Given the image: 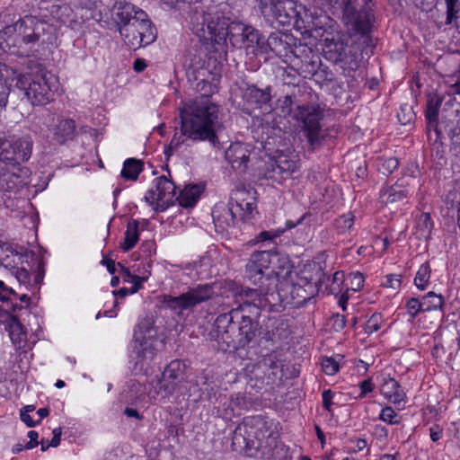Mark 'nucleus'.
Masks as SVG:
<instances>
[{"label":"nucleus","instance_id":"obj_1","mask_svg":"<svg viewBox=\"0 0 460 460\" xmlns=\"http://www.w3.org/2000/svg\"><path fill=\"white\" fill-rule=\"evenodd\" d=\"M218 84V75H213L211 81L200 79L197 84L201 96L185 103L181 109V134L172 137L166 150L167 155H171L173 150L184 143L185 137L198 141H214L220 127L219 107L208 96L217 92Z\"/></svg>","mask_w":460,"mask_h":460},{"label":"nucleus","instance_id":"obj_2","mask_svg":"<svg viewBox=\"0 0 460 460\" xmlns=\"http://www.w3.org/2000/svg\"><path fill=\"white\" fill-rule=\"evenodd\" d=\"M193 32L204 43H211L215 49L223 47L227 38L234 47L250 48L253 44L260 45L259 32L252 26L242 22H229L228 20L215 8L205 12L192 24Z\"/></svg>","mask_w":460,"mask_h":460},{"label":"nucleus","instance_id":"obj_3","mask_svg":"<svg viewBox=\"0 0 460 460\" xmlns=\"http://www.w3.org/2000/svg\"><path fill=\"white\" fill-rule=\"evenodd\" d=\"M297 1H294V9L297 15L289 16L287 18V22L280 23L288 24L291 19H296V22H302L315 31L323 30V32H318V35L321 37L324 57L333 63L345 62L348 58L347 38L335 29V22L330 17L323 15L322 9L312 10L306 5H297Z\"/></svg>","mask_w":460,"mask_h":460},{"label":"nucleus","instance_id":"obj_4","mask_svg":"<svg viewBox=\"0 0 460 460\" xmlns=\"http://www.w3.org/2000/svg\"><path fill=\"white\" fill-rule=\"evenodd\" d=\"M241 305L233 309L229 314H222L217 316L216 324L218 330L226 324H232L234 320L241 319L238 332L234 339L226 341L233 343V347L243 348L256 336L258 324L252 318L259 316L260 308H263L273 302L268 297V294L262 295L257 290H243L240 294Z\"/></svg>","mask_w":460,"mask_h":460},{"label":"nucleus","instance_id":"obj_5","mask_svg":"<svg viewBox=\"0 0 460 460\" xmlns=\"http://www.w3.org/2000/svg\"><path fill=\"white\" fill-rule=\"evenodd\" d=\"M290 272L288 258L274 252L262 251L251 255L246 264V276L254 284L261 282L256 288L262 295L268 294V297L275 301V294L272 288H276L280 277Z\"/></svg>","mask_w":460,"mask_h":460},{"label":"nucleus","instance_id":"obj_6","mask_svg":"<svg viewBox=\"0 0 460 460\" xmlns=\"http://www.w3.org/2000/svg\"><path fill=\"white\" fill-rule=\"evenodd\" d=\"M256 212V190L252 188H240L233 191L228 208L222 214L217 207L213 212L216 226H234L237 220H247Z\"/></svg>","mask_w":460,"mask_h":460},{"label":"nucleus","instance_id":"obj_7","mask_svg":"<svg viewBox=\"0 0 460 460\" xmlns=\"http://www.w3.org/2000/svg\"><path fill=\"white\" fill-rule=\"evenodd\" d=\"M135 344L131 358L135 361L137 371H146L156 352L163 346L157 338V331L149 321L138 323L134 333Z\"/></svg>","mask_w":460,"mask_h":460},{"label":"nucleus","instance_id":"obj_8","mask_svg":"<svg viewBox=\"0 0 460 460\" xmlns=\"http://www.w3.org/2000/svg\"><path fill=\"white\" fill-rule=\"evenodd\" d=\"M40 30H43L42 22L36 17L25 16L14 24L6 26L0 32V48L4 52L14 53L13 48L37 41Z\"/></svg>","mask_w":460,"mask_h":460},{"label":"nucleus","instance_id":"obj_9","mask_svg":"<svg viewBox=\"0 0 460 460\" xmlns=\"http://www.w3.org/2000/svg\"><path fill=\"white\" fill-rule=\"evenodd\" d=\"M16 86L24 91L32 105H44L53 99L54 93L58 90V81L53 74L40 71L20 76Z\"/></svg>","mask_w":460,"mask_h":460},{"label":"nucleus","instance_id":"obj_10","mask_svg":"<svg viewBox=\"0 0 460 460\" xmlns=\"http://www.w3.org/2000/svg\"><path fill=\"white\" fill-rule=\"evenodd\" d=\"M324 6L342 9L347 24L356 31L365 33L371 25L373 14L371 0H320Z\"/></svg>","mask_w":460,"mask_h":460},{"label":"nucleus","instance_id":"obj_11","mask_svg":"<svg viewBox=\"0 0 460 460\" xmlns=\"http://www.w3.org/2000/svg\"><path fill=\"white\" fill-rule=\"evenodd\" d=\"M111 15L118 26L119 34L128 39V41L134 46L138 45V40L137 37H129L130 26L132 24L139 25L142 30H149L147 14L130 3L117 2L111 10Z\"/></svg>","mask_w":460,"mask_h":460},{"label":"nucleus","instance_id":"obj_12","mask_svg":"<svg viewBox=\"0 0 460 460\" xmlns=\"http://www.w3.org/2000/svg\"><path fill=\"white\" fill-rule=\"evenodd\" d=\"M270 435L267 421L260 416L248 417L239 424L233 436V445H243L244 447H254L256 441L258 446Z\"/></svg>","mask_w":460,"mask_h":460},{"label":"nucleus","instance_id":"obj_13","mask_svg":"<svg viewBox=\"0 0 460 460\" xmlns=\"http://www.w3.org/2000/svg\"><path fill=\"white\" fill-rule=\"evenodd\" d=\"M213 295V289L209 285H199L187 292L178 296H164V305L177 314H181L184 311H191L197 305H199Z\"/></svg>","mask_w":460,"mask_h":460},{"label":"nucleus","instance_id":"obj_14","mask_svg":"<svg viewBox=\"0 0 460 460\" xmlns=\"http://www.w3.org/2000/svg\"><path fill=\"white\" fill-rule=\"evenodd\" d=\"M144 199L154 211H164L175 201V185L166 176L157 177Z\"/></svg>","mask_w":460,"mask_h":460},{"label":"nucleus","instance_id":"obj_15","mask_svg":"<svg viewBox=\"0 0 460 460\" xmlns=\"http://www.w3.org/2000/svg\"><path fill=\"white\" fill-rule=\"evenodd\" d=\"M184 364L180 360H172L167 365L155 385L148 392L150 398L156 400L159 396L165 397L172 394L177 385V381L182 376Z\"/></svg>","mask_w":460,"mask_h":460},{"label":"nucleus","instance_id":"obj_16","mask_svg":"<svg viewBox=\"0 0 460 460\" xmlns=\"http://www.w3.org/2000/svg\"><path fill=\"white\" fill-rule=\"evenodd\" d=\"M300 168V159L295 150L278 151L274 156L270 178L278 182L291 179Z\"/></svg>","mask_w":460,"mask_h":460},{"label":"nucleus","instance_id":"obj_17","mask_svg":"<svg viewBox=\"0 0 460 460\" xmlns=\"http://www.w3.org/2000/svg\"><path fill=\"white\" fill-rule=\"evenodd\" d=\"M293 118L303 123L308 141L314 146L319 139L321 130L320 120L323 114L320 107L314 105L297 106Z\"/></svg>","mask_w":460,"mask_h":460},{"label":"nucleus","instance_id":"obj_18","mask_svg":"<svg viewBox=\"0 0 460 460\" xmlns=\"http://www.w3.org/2000/svg\"><path fill=\"white\" fill-rule=\"evenodd\" d=\"M33 254L26 249L17 251L6 244H0V265L10 270L23 264L29 266V260H31Z\"/></svg>","mask_w":460,"mask_h":460},{"label":"nucleus","instance_id":"obj_19","mask_svg":"<svg viewBox=\"0 0 460 460\" xmlns=\"http://www.w3.org/2000/svg\"><path fill=\"white\" fill-rule=\"evenodd\" d=\"M243 99L247 110H262L263 113L271 111L270 105L271 95L268 88L261 90L255 86H250L246 89Z\"/></svg>","mask_w":460,"mask_h":460},{"label":"nucleus","instance_id":"obj_20","mask_svg":"<svg viewBox=\"0 0 460 460\" xmlns=\"http://www.w3.org/2000/svg\"><path fill=\"white\" fill-rule=\"evenodd\" d=\"M251 155L250 145L234 142L226 150L225 156L234 170L245 171Z\"/></svg>","mask_w":460,"mask_h":460},{"label":"nucleus","instance_id":"obj_21","mask_svg":"<svg viewBox=\"0 0 460 460\" xmlns=\"http://www.w3.org/2000/svg\"><path fill=\"white\" fill-rule=\"evenodd\" d=\"M380 393L386 400L395 405L405 402L406 394L403 389L399 383L389 375H382Z\"/></svg>","mask_w":460,"mask_h":460},{"label":"nucleus","instance_id":"obj_22","mask_svg":"<svg viewBox=\"0 0 460 460\" xmlns=\"http://www.w3.org/2000/svg\"><path fill=\"white\" fill-rule=\"evenodd\" d=\"M32 139L30 136H23L10 143L8 149L10 150L11 158L6 163H21L26 162L31 155Z\"/></svg>","mask_w":460,"mask_h":460},{"label":"nucleus","instance_id":"obj_23","mask_svg":"<svg viewBox=\"0 0 460 460\" xmlns=\"http://www.w3.org/2000/svg\"><path fill=\"white\" fill-rule=\"evenodd\" d=\"M131 29H129V37H137V40H138V45L137 46H134L132 45L129 41H128V39L125 38L124 35H120L121 39L123 40L124 43L129 48V49H139L140 47L142 46H146V45H149L151 44L152 42H154L156 39V32H155V29L152 26V23L150 22V20L148 19V31L146 30V31L147 32H145L144 31L145 30H142L140 29V26L137 25H131L130 26Z\"/></svg>","mask_w":460,"mask_h":460},{"label":"nucleus","instance_id":"obj_24","mask_svg":"<svg viewBox=\"0 0 460 460\" xmlns=\"http://www.w3.org/2000/svg\"><path fill=\"white\" fill-rule=\"evenodd\" d=\"M410 183L407 181L401 180L380 192V200L385 204H393L402 201L409 195L410 190L408 186Z\"/></svg>","mask_w":460,"mask_h":460},{"label":"nucleus","instance_id":"obj_25","mask_svg":"<svg viewBox=\"0 0 460 460\" xmlns=\"http://www.w3.org/2000/svg\"><path fill=\"white\" fill-rule=\"evenodd\" d=\"M4 325L13 344L18 349L23 348L26 344L27 333L21 323L11 315L4 321Z\"/></svg>","mask_w":460,"mask_h":460},{"label":"nucleus","instance_id":"obj_26","mask_svg":"<svg viewBox=\"0 0 460 460\" xmlns=\"http://www.w3.org/2000/svg\"><path fill=\"white\" fill-rule=\"evenodd\" d=\"M53 132L54 139L63 144L66 141L72 139L75 136V121L69 119H60L57 125L51 129Z\"/></svg>","mask_w":460,"mask_h":460},{"label":"nucleus","instance_id":"obj_27","mask_svg":"<svg viewBox=\"0 0 460 460\" xmlns=\"http://www.w3.org/2000/svg\"><path fill=\"white\" fill-rule=\"evenodd\" d=\"M203 188L198 184L188 185L180 192L177 198L175 197V200H178L182 208H192L199 200Z\"/></svg>","mask_w":460,"mask_h":460},{"label":"nucleus","instance_id":"obj_28","mask_svg":"<svg viewBox=\"0 0 460 460\" xmlns=\"http://www.w3.org/2000/svg\"><path fill=\"white\" fill-rule=\"evenodd\" d=\"M20 176L0 166V191H12L21 184Z\"/></svg>","mask_w":460,"mask_h":460},{"label":"nucleus","instance_id":"obj_29","mask_svg":"<svg viewBox=\"0 0 460 460\" xmlns=\"http://www.w3.org/2000/svg\"><path fill=\"white\" fill-rule=\"evenodd\" d=\"M433 223L429 213H421L416 219L414 234L420 239H428L432 232Z\"/></svg>","mask_w":460,"mask_h":460},{"label":"nucleus","instance_id":"obj_30","mask_svg":"<svg viewBox=\"0 0 460 460\" xmlns=\"http://www.w3.org/2000/svg\"><path fill=\"white\" fill-rule=\"evenodd\" d=\"M139 239L138 223L136 220H130L127 225L124 241L120 243V248L127 252L132 249Z\"/></svg>","mask_w":460,"mask_h":460},{"label":"nucleus","instance_id":"obj_31","mask_svg":"<svg viewBox=\"0 0 460 460\" xmlns=\"http://www.w3.org/2000/svg\"><path fill=\"white\" fill-rule=\"evenodd\" d=\"M143 170V163L134 158L127 159L121 170V177L127 181H137Z\"/></svg>","mask_w":460,"mask_h":460},{"label":"nucleus","instance_id":"obj_32","mask_svg":"<svg viewBox=\"0 0 460 460\" xmlns=\"http://www.w3.org/2000/svg\"><path fill=\"white\" fill-rule=\"evenodd\" d=\"M422 311L430 312L442 309L444 305V298L440 295L434 292H429L422 297Z\"/></svg>","mask_w":460,"mask_h":460},{"label":"nucleus","instance_id":"obj_33","mask_svg":"<svg viewBox=\"0 0 460 460\" xmlns=\"http://www.w3.org/2000/svg\"><path fill=\"white\" fill-rule=\"evenodd\" d=\"M431 277V269L428 262L420 265L419 268L415 279L414 284L420 290L426 289L429 285V279Z\"/></svg>","mask_w":460,"mask_h":460},{"label":"nucleus","instance_id":"obj_34","mask_svg":"<svg viewBox=\"0 0 460 460\" xmlns=\"http://www.w3.org/2000/svg\"><path fill=\"white\" fill-rule=\"evenodd\" d=\"M50 12L52 16L61 22L74 20V18H72L74 10L68 4L52 5Z\"/></svg>","mask_w":460,"mask_h":460},{"label":"nucleus","instance_id":"obj_35","mask_svg":"<svg viewBox=\"0 0 460 460\" xmlns=\"http://www.w3.org/2000/svg\"><path fill=\"white\" fill-rule=\"evenodd\" d=\"M342 359L343 358L341 355L323 358L321 361L323 371L329 376L335 375L340 369Z\"/></svg>","mask_w":460,"mask_h":460},{"label":"nucleus","instance_id":"obj_36","mask_svg":"<svg viewBox=\"0 0 460 460\" xmlns=\"http://www.w3.org/2000/svg\"><path fill=\"white\" fill-rule=\"evenodd\" d=\"M20 76H26L25 75H19L17 71L7 66L4 64L0 63V82L6 84L10 88L12 82L18 79Z\"/></svg>","mask_w":460,"mask_h":460},{"label":"nucleus","instance_id":"obj_37","mask_svg":"<svg viewBox=\"0 0 460 460\" xmlns=\"http://www.w3.org/2000/svg\"><path fill=\"white\" fill-rule=\"evenodd\" d=\"M450 151L456 158L460 160V120L452 130Z\"/></svg>","mask_w":460,"mask_h":460},{"label":"nucleus","instance_id":"obj_38","mask_svg":"<svg viewBox=\"0 0 460 460\" xmlns=\"http://www.w3.org/2000/svg\"><path fill=\"white\" fill-rule=\"evenodd\" d=\"M354 224V216L348 213L341 216L335 223L336 228L340 233H345L349 230Z\"/></svg>","mask_w":460,"mask_h":460},{"label":"nucleus","instance_id":"obj_39","mask_svg":"<svg viewBox=\"0 0 460 460\" xmlns=\"http://www.w3.org/2000/svg\"><path fill=\"white\" fill-rule=\"evenodd\" d=\"M383 324V318L380 314H374L367 320L365 325V332L368 334L377 332Z\"/></svg>","mask_w":460,"mask_h":460},{"label":"nucleus","instance_id":"obj_40","mask_svg":"<svg viewBox=\"0 0 460 460\" xmlns=\"http://www.w3.org/2000/svg\"><path fill=\"white\" fill-rule=\"evenodd\" d=\"M379 419L384 422H387L389 424H397L400 422L398 414L390 406H385V408H383L379 415Z\"/></svg>","mask_w":460,"mask_h":460},{"label":"nucleus","instance_id":"obj_41","mask_svg":"<svg viewBox=\"0 0 460 460\" xmlns=\"http://www.w3.org/2000/svg\"><path fill=\"white\" fill-rule=\"evenodd\" d=\"M350 443L352 447L349 449V453L357 454L363 450H366V455L370 454V447L368 445V442L366 438H358L355 439H351Z\"/></svg>","mask_w":460,"mask_h":460},{"label":"nucleus","instance_id":"obj_42","mask_svg":"<svg viewBox=\"0 0 460 460\" xmlns=\"http://www.w3.org/2000/svg\"><path fill=\"white\" fill-rule=\"evenodd\" d=\"M31 269V266L30 264H29V266L27 264H23V265L18 266L15 270H13V273L21 284L26 285L29 283V279H30L29 270Z\"/></svg>","mask_w":460,"mask_h":460},{"label":"nucleus","instance_id":"obj_43","mask_svg":"<svg viewBox=\"0 0 460 460\" xmlns=\"http://www.w3.org/2000/svg\"><path fill=\"white\" fill-rule=\"evenodd\" d=\"M408 314L411 318H415L420 312L422 311V302L418 298H411L406 303Z\"/></svg>","mask_w":460,"mask_h":460},{"label":"nucleus","instance_id":"obj_44","mask_svg":"<svg viewBox=\"0 0 460 460\" xmlns=\"http://www.w3.org/2000/svg\"><path fill=\"white\" fill-rule=\"evenodd\" d=\"M374 438L380 445V447H384L386 445L388 439V430L386 428L381 425H376L374 429Z\"/></svg>","mask_w":460,"mask_h":460},{"label":"nucleus","instance_id":"obj_45","mask_svg":"<svg viewBox=\"0 0 460 460\" xmlns=\"http://www.w3.org/2000/svg\"><path fill=\"white\" fill-rule=\"evenodd\" d=\"M399 165V162L395 157H388L382 160L381 168L384 174L392 173Z\"/></svg>","mask_w":460,"mask_h":460},{"label":"nucleus","instance_id":"obj_46","mask_svg":"<svg viewBox=\"0 0 460 460\" xmlns=\"http://www.w3.org/2000/svg\"><path fill=\"white\" fill-rule=\"evenodd\" d=\"M150 273H147L143 276H137L133 280L125 279V282L132 283V287L130 288V294H135L138 290L143 288V283L146 282L149 278Z\"/></svg>","mask_w":460,"mask_h":460},{"label":"nucleus","instance_id":"obj_47","mask_svg":"<svg viewBox=\"0 0 460 460\" xmlns=\"http://www.w3.org/2000/svg\"><path fill=\"white\" fill-rule=\"evenodd\" d=\"M284 231H285V229L263 231L259 234V235L256 238V242H264V241L273 240L274 238L280 236L284 233Z\"/></svg>","mask_w":460,"mask_h":460},{"label":"nucleus","instance_id":"obj_48","mask_svg":"<svg viewBox=\"0 0 460 460\" xmlns=\"http://www.w3.org/2000/svg\"><path fill=\"white\" fill-rule=\"evenodd\" d=\"M292 103H293V101H292L291 96L286 95L283 98H280L278 100L277 106L279 109L281 110V112L284 115H287V114H290V112L292 111V109H291Z\"/></svg>","mask_w":460,"mask_h":460},{"label":"nucleus","instance_id":"obj_49","mask_svg":"<svg viewBox=\"0 0 460 460\" xmlns=\"http://www.w3.org/2000/svg\"><path fill=\"white\" fill-rule=\"evenodd\" d=\"M382 285L394 290L399 289L401 287V278L399 275H388L382 282Z\"/></svg>","mask_w":460,"mask_h":460},{"label":"nucleus","instance_id":"obj_50","mask_svg":"<svg viewBox=\"0 0 460 460\" xmlns=\"http://www.w3.org/2000/svg\"><path fill=\"white\" fill-rule=\"evenodd\" d=\"M438 102H435L433 100L429 101L428 103V108L426 111V117L429 122L435 121L438 117Z\"/></svg>","mask_w":460,"mask_h":460},{"label":"nucleus","instance_id":"obj_51","mask_svg":"<svg viewBox=\"0 0 460 460\" xmlns=\"http://www.w3.org/2000/svg\"><path fill=\"white\" fill-rule=\"evenodd\" d=\"M351 289L354 291L359 290L363 287L364 277L358 272H353L350 274Z\"/></svg>","mask_w":460,"mask_h":460},{"label":"nucleus","instance_id":"obj_52","mask_svg":"<svg viewBox=\"0 0 460 460\" xmlns=\"http://www.w3.org/2000/svg\"><path fill=\"white\" fill-rule=\"evenodd\" d=\"M9 146V142L0 137V161L6 163L8 160L12 159L10 150L8 149Z\"/></svg>","mask_w":460,"mask_h":460},{"label":"nucleus","instance_id":"obj_53","mask_svg":"<svg viewBox=\"0 0 460 460\" xmlns=\"http://www.w3.org/2000/svg\"><path fill=\"white\" fill-rule=\"evenodd\" d=\"M457 0H446L447 4V22L451 23L455 18L456 10L455 9Z\"/></svg>","mask_w":460,"mask_h":460},{"label":"nucleus","instance_id":"obj_54","mask_svg":"<svg viewBox=\"0 0 460 460\" xmlns=\"http://www.w3.org/2000/svg\"><path fill=\"white\" fill-rule=\"evenodd\" d=\"M9 93L8 85L0 82V109L6 106Z\"/></svg>","mask_w":460,"mask_h":460},{"label":"nucleus","instance_id":"obj_55","mask_svg":"<svg viewBox=\"0 0 460 460\" xmlns=\"http://www.w3.org/2000/svg\"><path fill=\"white\" fill-rule=\"evenodd\" d=\"M12 295H14L13 288L6 287L5 284L0 280V299L6 300Z\"/></svg>","mask_w":460,"mask_h":460},{"label":"nucleus","instance_id":"obj_56","mask_svg":"<svg viewBox=\"0 0 460 460\" xmlns=\"http://www.w3.org/2000/svg\"><path fill=\"white\" fill-rule=\"evenodd\" d=\"M360 397H364L367 393H370L374 389V385L370 379L364 380L360 385Z\"/></svg>","mask_w":460,"mask_h":460},{"label":"nucleus","instance_id":"obj_57","mask_svg":"<svg viewBox=\"0 0 460 460\" xmlns=\"http://www.w3.org/2000/svg\"><path fill=\"white\" fill-rule=\"evenodd\" d=\"M38 433L36 431L31 430L28 432V438L30 441L25 445V448L31 449L38 445Z\"/></svg>","mask_w":460,"mask_h":460},{"label":"nucleus","instance_id":"obj_58","mask_svg":"<svg viewBox=\"0 0 460 460\" xmlns=\"http://www.w3.org/2000/svg\"><path fill=\"white\" fill-rule=\"evenodd\" d=\"M232 402L234 405H236L240 408H247L248 407V402L246 401V398L240 394H235L232 398Z\"/></svg>","mask_w":460,"mask_h":460},{"label":"nucleus","instance_id":"obj_59","mask_svg":"<svg viewBox=\"0 0 460 460\" xmlns=\"http://www.w3.org/2000/svg\"><path fill=\"white\" fill-rule=\"evenodd\" d=\"M332 397H333L332 393L330 390L323 391V405L328 411L331 410Z\"/></svg>","mask_w":460,"mask_h":460},{"label":"nucleus","instance_id":"obj_60","mask_svg":"<svg viewBox=\"0 0 460 460\" xmlns=\"http://www.w3.org/2000/svg\"><path fill=\"white\" fill-rule=\"evenodd\" d=\"M21 420L28 426V427H33L37 423L32 420V418L30 416V413H27L26 411H21Z\"/></svg>","mask_w":460,"mask_h":460},{"label":"nucleus","instance_id":"obj_61","mask_svg":"<svg viewBox=\"0 0 460 460\" xmlns=\"http://www.w3.org/2000/svg\"><path fill=\"white\" fill-rule=\"evenodd\" d=\"M429 432H430V438L434 442L439 440L442 437V430L438 427L430 428Z\"/></svg>","mask_w":460,"mask_h":460},{"label":"nucleus","instance_id":"obj_62","mask_svg":"<svg viewBox=\"0 0 460 460\" xmlns=\"http://www.w3.org/2000/svg\"><path fill=\"white\" fill-rule=\"evenodd\" d=\"M60 436H61V430L60 429H55L53 430V438L50 441V446L51 447H58L59 445V442H60Z\"/></svg>","mask_w":460,"mask_h":460},{"label":"nucleus","instance_id":"obj_63","mask_svg":"<svg viewBox=\"0 0 460 460\" xmlns=\"http://www.w3.org/2000/svg\"><path fill=\"white\" fill-rule=\"evenodd\" d=\"M120 268H121V275H122V278H123V281L125 282V279H129V280H133L137 275L136 274H132L128 269L121 266L119 264Z\"/></svg>","mask_w":460,"mask_h":460},{"label":"nucleus","instance_id":"obj_64","mask_svg":"<svg viewBox=\"0 0 460 460\" xmlns=\"http://www.w3.org/2000/svg\"><path fill=\"white\" fill-rule=\"evenodd\" d=\"M146 67V62L144 59L138 58L134 62V69L137 72H142Z\"/></svg>","mask_w":460,"mask_h":460}]
</instances>
